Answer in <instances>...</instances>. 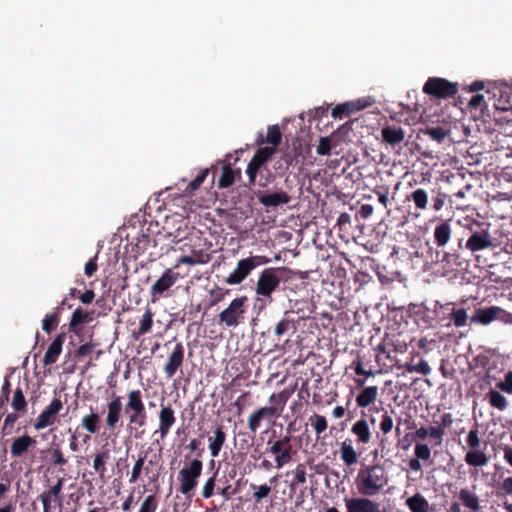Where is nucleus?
<instances>
[{"label":"nucleus","mask_w":512,"mask_h":512,"mask_svg":"<svg viewBox=\"0 0 512 512\" xmlns=\"http://www.w3.org/2000/svg\"><path fill=\"white\" fill-rule=\"evenodd\" d=\"M389 481V477L380 464L366 465L361 468L355 483L359 494L362 496H374L378 494Z\"/></svg>","instance_id":"nucleus-1"},{"label":"nucleus","mask_w":512,"mask_h":512,"mask_svg":"<svg viewBox=\"0 0 512 512\" xmlns=\"http://www.w3.org/2000/svg\"><path fill=\"white\" fill-rule=\"evenodd\" d=\"M406 199L413 202L415 208L421 211L431 209L434 212H439L452 203L451 196L440 186L432 187L429 190L422 187L416 188L407 195Z\"/></svg>","instance_id":"nucleus-2"},{"label":"nucleus","mask_w":512,"mask_h":512,"mask_svg":"<svg viewBox=\"0 0 512 512\" xmlns=\"http://www.w3.org/2000/svg\"><path fill=\"white\" fill-rule=\"evenodd\" d=\"M204 450L201 449L197 453V458L191 459L184 464V466L178 471L177 480L179 487L177 491L186 496L192 497L195 489L198 486L199 478L203 471V461L199 458Z\"/></svg>","instance_id":"nucleus-3"},{"label":"nucleus","mask_w":512,"mask_h":512,"mask_svg":"<svg viewBox=\"0 0 512 512\" xmlns=\"http://www.w3.org/2000/svg\"><path fill=\"white\" fill-rule=\"evenodd\" d=\"M287 273H292V270L286 267H269L265 268L259 275L255 292L258 296L272 302V294L277 290L281 281H287L289 276Z\"/></svg>","instance_id":"nucleus-4"},{"label":"nucleus","mask_w":512,"mask_h":512,"mask_svg":"<svg viewBox=\"0 0 512 512\" xmlns=\"http://www.w3.org/2000/svg\"><path fill=\"white\" fill-rule=\"evenodd\" d=\"M124 409L127 414L128 428L130 430H137L146 425L147 411L141 390L128 391Z\"/></svg>","instance_id":"nucleus-5"},{"label":"nucleus","mask_w":512,"mask_h":512,"mask_svg":"<svg viewBox=\"0 0 512 512\" xmlns=\"http://www.w3.org/2000/svg\"><path fill=\"white\" fill-rule=\"evenodd\" d=\"M291 439V435L286 434L275 441L269 439L267 442V452L274 456L275 467L278 469L293 460L296 451L293 449Z\"/></svg>","instance_id":"nucleus-6"},{"label":"nucleus","mask_w":512,"mask_h":512,"mask_svg":"<svg viewBox=\"0 0 512 512\" xmlns=\"http://www.w3.org/2000/svg\"><path fill=\"white\" fill-rule=\"evenodd\" d=\"M423 93L438 98L447 99L454 97L458 92V84L445 78L430 77L423 86Z\"/></svg>","instance_id":"nucleus-7"},{"label":"nucleus","mask_w":512,"mask_h":512,"mask_svg":"<svg viewBox=\"0 0 512 512\" xmlns=\"http://www.w3.org/2000/svg\"><path fill=\"white\" fill-rule=\"evenodd\" d=\"M457 242L459 249L466 248L467 250L473 253L493 248L495 246L489 230L482 228L477 230L470 229V235L466 240L465 244H463V237H458Z\"/></svg>","instance_id":"nucleus-8"},{"label":"nucleus","mask_w":512,"mask_h":512,"mask_svg":"<svg viewBox=\"0 0 512 512\" xmlns=\"http://www.w3.org/2000/svg\"><path fill=\"white\" fill-rule=\"evenodd\" d=\"M247 301V296L233 299L229 306L219 314L220 323L226 327H237L244 319V306Z\"/></svg>","instance_id":"nucleus-9"},{"label":"nucleus","mask_w":512,"mask_h":512,"mask_svg":"<svg viewBox=\"0 0 512 512\" xmlns=\"http://www.w3.org/2000/svg\"><path fill=\"white\" fill-rule=\"evenodd\" d=\"M276 149L274 147H261L257 149L251 160L249 161L246 169L248 176L249 187L256 185V177L258 172L263 168L267 167V162L275 154Z\"/></svg>","instance_id":"nucleus-10"},{"label":"nucleus","mask_w":512,"mask_h":512,"mask_svg":"<svg viewBox=\"0 0 512 512\" xmlns=\"http://www.w3.org/2000/svg\"><path fill=\"white\" fill-rule=\"evenodd\" d=\"M63 403L60 398H54L50 404L39 414L34 423L36 430L52 426L57 421V414L62 410Z\"/></svg>","instance_id":"nucleus-11"},{"label":"nucleus","mask_w":512,"mask_h":512,"mask_svg":"<svg viewBox=\"0 0 512 512\" xmlns=\"http://www.w3.org/2000/svg\"><path fill=\"white\" fill-rule=\"evenodd\" d=\"M122 412V397L113 394L111 400L107 403V414L105 417V425L108 430H115L122 426Z\"/></svg>","instance_id":"nucleus-12"},{"label":"nucleus","mask_w":512,"mask_h":512,"mask_svg":"<svg viewBox=\"0 0 512 512\" xmlns=\"http://www.w3.org/2000/svg\"><path fill=\"white\" fill-rule=\"evenodd\" d=\"M368 497L346 498L344 501L347 512H383L380 503Z\"/></svg>","instance_id":"nucleus-13"},{"label":"nucleus","mask_w":512,"mask_h":512,"mask_svg":"<svg viewBox=\"0 0 512 512\" xmlns=\"http://www.w3.org/2000/svg\"><path fill=\"white\" fill-rule=\"evenodd\" d=\"M255 269L252 259L244 258L238 261L235 269L225 278L224 282L228 285H238L242 283Z\"/></svg>","instance_id":"nucleus-14"},{"label":"nucleus","mask_w":512,"mask_h":512,"mask_svg":"<svg viewBox=\"0 0 512 512\" xmlns=\"http://www.w3.org/2000/svg\"><path fill=\"white\" fill-rule=\"evenodd\" d=\"M278 417L266 406L253 411L248 419L247 426L252 434H256L263 421L274 422Z\"/></svg>","instance_id":"nucleus-15"},{"label":"nucleus","mask_w":512,"mask_h":512,"mask_svg":"<svg viewBox=\"0 0 512 512\" xmlns=\"http://www.w3.org/2000/svg\"><path fill=\"white\" fill-rule=\"evenodd\" d=\"M179 273L174 269H167L162 276L151 286L150 294L153 297L161 296L164 292L169 290L179 279Z\"/></svg>","instance_id":"nucleus-16"},{"label":"nucleus","mask_w":512,"mask_h":512,"mask_svg":"<svg viewBox=\"0 0 512 512\" xmlns=\"http://www.w3.org/2000/svg\"><path fill=\"white\" fill-rule=\"evenodd\" d=\"M381 136L383 143L395 147L404 141L406 132L399 124H387L382 127Z\"/></svg>","instance_id":"nucleus-17"},{"label":"nucleus","mask_w":512,"mask_h":512,"mask_svg":"<svg viewBox=\"0 0 512 512\" xmlns=\"http://www.w3.org/2000/svg\"><path fill=\"white\" fill-rule=\"evenodd\" d=\"M293 393L294 388H285L278 393H272L268 399L270 405L267 407L279 418Z\"/></svg>","instance_id":"nucleus-18"},{"label":"nucleus","mask_w":512,"mask_h":512,"mask_svg":"<svg viewBox=\"0 0 512 512\" xmlns=\"http://www.w3.org/2000/svg\"><path fill=\"white\" fill-rule=\"evenodd\" d=\"M176 422L175 412L170 405L164 406L161 404L159 412V428L154 433H160V437L163 440L169 434L172 426Z\"/></svg>","instance_id":"nucleus-19"},{"label":"nucleus","mask_w":512,"mask_h":512,"mask_svg":"<svg viewBox=\"0 0 512 512\" xmlns=\"http://www.w3.org/2000/svg\"><path fill=\"white\" fill-rule=\"evenodd\" d=\"M184 361V347L182 343H177L168 357V361L164 366V373L167 378L175 375L177 370L182 366Z\"/></svg>","instance_id":"nucleus-20"},{"label":"nucleus","mask_w":512,"mask_h":512,"mask_svg":"<svg viewBox=\"0 0 512 512\" xmlns=\"http://www.w3.org/2000/svg\"><path fill=\"white\" fill-rule=\"evenodd\" d=\"M37 441L35 438L24 434L12 440L10 445V453L14 458L22 457L30 449L35 448Z\"/></svg>","instance_id":"nucleus-21"},{"label":"nucleus","mask_w":512,"mask_h":512,"mask_svg":"<svg viewBox=\"0 0 512 512\" xmlns=\"http://www.w3.org/2000/svg\"><path fill=\"white\" fill-rule=\"evenodd\" d=\"M66 339L65 333H59L52 343L49 345L44 357L43 364L44 366H49L56 363L59 355L62 352V347Z\"/></svg>","instance_id":"nucleus-22"},{"label":"nucleus","mask_w":512,"mask_h":512,"mask_svg":"<svg viewBox=\"0 0 512 512\" xmlns=\"http://www.w3.org/2000/svg\"><path fill=\"white\" fill-rule=\"evenodd\" d=\"M451 220H443L436 225L433 233L434 243L437 247H444L448 244L452 237Z\"/></svg>","instance_id":"nucleus-23"},{"label":"nucleus","mask_w":512,"mask_h":512,"mask_svg":"<svg viewBox=\"0 0 512 512\" xmlns=\"http://www.w3.org/2000/svg\"><path fill=\"white\" fill-rule=\"evenodd\" d=\"M208 448L210 455L215 458L219 455L223 445L226 442V433L223 426H217L213 431V435L208 437Z\"/></svg>","instance_id":"nucleus-24"},{"label":"nucleus","mask_w":512,"mask_h":512,"mask_svg":"<svg viewBox=\"0 0 512 512\" xmlns=\"http://www.w3.org/2000/svg\"><path fill=\"white\" fill-rule=\"evenodd\" d=\"M351 432L356 436V441L360 444H368L372 439L369 424L363 417L352 425Z\"/></svg>","instance_id":"nucleus-25"},{"label":"nucleus","mask_w":512,"mask_h":512,"mask_svg":"<svg viewBox=\"0 0 512 512\" xmlns=\"http://www.w3.org/2000/svg\"><path fill=\"white\" fill-rule=\"evenodd\" d=\"M497 318V306H490L487 308H478L471 316L470 320L473 323L488 325Z\"/></svg>","instance_id":"nucleus-26"},{"label":"nucleus","mask_w":512,"mask_h":512,"mask_svg":"<svg viewBox=\"0 0 512 512\" xmlns=\"http://www.w3.org/2000/svg\"><path fill=\"white\" fill-rule=\"evenodd\" d=\"M458 499L471 512H478L481 509L479 497L469 488H462L458 493Z\"/></svg>","instance_id":"nucleus-27"},{"label":"nucleus","mask_w":512,"mask_h":512,"mask_svg":"<svg viewBox=\"0 0 512 512\" xmlns=\"http://www.w3.org/2000/svg\"><path fill=\"white\" fill-rule=\"evenodd\" d=\"M366 108V104L359 105V103L355 102H345L343 104H339L332 109L331 115L335 119H343L345 117L350 116L352 113L360 111Z\"/></svg>","instance_id":"nucleus-28"},{"label":"nucleus","mask_w":512,"mask_h":512,"mask_svg":"<svg viewBox=\"0 0 512 512\" xmlns=\"http://www.w3.org/2000/svg\"><path fill=\"white\" fill-rule=\"evenodd\" d=\"M241 176V170L232 168L231 163H225L222 167V172L218 180L220 188H228L232 186L237 177Z\"/></svg>","instance_id":"nucleus-29"},{"label":"nucleus","mask_w":512,"mask_h":512,"mask_svg":"<svg viewBox=\"0 0 512 512\" xmlns=\"http://www.w3.org/2000/svg\"><path fill=\"white\" fill-rule=\"evenodd\" d=\"M259 202L265 207H277L290 202V196L286 192H275L259 196Z\"/></svg>","instance_id":"nucleus-30"},{"label":"nucleus","mask_w":512,"mask_h":512,"mask_svg":"<svg viewBox=\"0 0 512 512\" xmlns=\"http://www.w3.org/2000/svg\"><path fill=\"white\" fill-rule=\"evenodd\" d=\"M358 453L354 449L351 440H345L340 444V458L346 466L358 463Z\"/></svg>","instance_id":"nucleus-31"},{"label":"nucleus","mask_w":512,"mask_h":512,"mask_svg":"<svg viewBox=\"0 0 512 512\" xmlns=\"http://www.w3.org/2000/svg\"><path fill=\"white\" fill-rule=\"evenodd\" d=\"M445 312L449 315L450 321L456 327H463L467 324V312L464 308H455L453 304H446L442 306Z\"/></svg>","instance_id":"nucleus-32"},{"label":"nucleus","mask_w":512,"mask_h":512,"mask_svg":"<svg viewBox=\"0 0 512 512\" xmlns=\"http://www.w3.org/2000/svg\"><path fill=\"white\" fill-rule=\"evenodd\" d=\"M466 464L472 467H483L489 462V456L481 449L469 450L464 457Z\"/></svg>","instance_id":"nucleus-33"},{"label":"nucleus","mask_w":512,"mask_h":512,"mask_svg":"<svg viewBox=\"0 0 512 512\" xmlns=\"http://www.w3.org/2000/svg\"><path fill=\"white\" fill-rule=\"evenodd\" d=\"M405 504L411 512H430L429 502L419 492L407 498Z\"/></svg>","instance_id":"nucleus-34"},{"label":"nucleus","mask_w":512,"mask_h":512,"mask_svg":"<svg viewBox=\"0 0 512 512\" xmlns=\"http://www.w3.org/2000/svg\"><path fill=\"white\" fill-rule=\"evenodd\" d=\"M378 395L376 386L365 387L356 397L358 407L365 408L374 403Z\"/></svg>","instance_id":"nucleus-35"},{"label":"nucleus","mask_w":512,"mask_h":512,"mask_svg":"<svg viewBox=\"0 0 512 512\" xmlns=\"http://www.w3.org/2000/svg\"><path fill=\"white\" fill-rule=\"evenodd\" d=\"M153 326V313L149 307L146 308L142 319L140 320L139 327L137 330H134L132 336L135 339H138L140 336L148 333Z\"/></svg>","instance_id":"nucleus-36"},{"label":"nucleus","mask_w":512,"mask_h":512,"mask_svg":"<svg viewBox=\"0 0 512 512\" xmlns=\"http://www.w3.org/2000/svg\"><path fill=\"white\" fill-rule=\"evenodd\" d=\"M101 418L99 414L91 412L90 414L84 415L81 419V426L89 434H96L100 430L99 423Z\"/></svg>","instance_id":"nucleus-37"},{"label":"nucleus","mask_w":512,"mask_h":512,"mask_svg":"<svg viewBox=\"0 0 512 512\" xmlns=\"http://www.w3.org/2000/svg\"><path fill=\"white\" fill-rule=\"evenodd\" d=\"M420 133L429 136L430 139L441 144L449 135V130L443 126H427L424 129H420Z\"/></svg>","instance_id":"nucleus-38"},{"label":"nucleus","mask_w":512,"mask_h":512,"mask_svg":"<svg viewBox=\"0 0 512 512\" xmlns=\"http://www.w3.org/2000/svg\"><path fill=\"white\" fill-rule=\"evenodd\" d=\"M415 437L421 440H425L427 437L435 440L436 445L442 444V432L440 429H436L434 426L429 428L420 427L415 431Z\"/></svg>","instance_id":"nucleus-39"},{"label":"nucleus","mask_w":512,"mask_h":512,"mask_svg":"<svg viewBox=\"0 0 512 512\" xmlns=\"http://www.w3.org/2000/svg\"><path fill=\"white\" fill-rule=\"evenodd\" d=\"M110 458V452L108 450H103L97 453L93 460V468L95 472L98 473L101 479L105 478L106 473V463Z\"/></svg>","instance_id":"nucleus-40"},{"label":"nucleus","mask_w":512,"mask_h":512,"mask_svg":"<svg viewBox=\"0 0 512 512\" xmlns=\"http://www.w3.org/2000/svg\"><path fill=\"white\" fill-rule=\"evenodd\" d=\"M146 458H147V452L141 453L139 455V457L136 460V462L134 463V466H133L132 471H131V476H130V479H129L130 483L137 482L138 479L140 478L141 473H142L143 470H144L146 475L149 474V467L148 466H146V467L144 466Z\"/></svg>","instance_id":"nucleus-41"},{"label":"nucleus","mask_w":512,"mask_h":512,"mask_svg":"<svg viewBox=\"0 0 512 512\" xmlns=\"http://www.w3.org/2000/svg\"><path fill=\"white\" fill-rule=\"evenodd\" d=\"M61 314L58 311L53 310L52 312L45 315L42 320V330L47 334L54 331L60 323Z\"/></svg>","instance_id":"nucleus-42"},{"label":"nucleus","mask_w":512,"mask_h":512,"mask_svg":"<svg viewBox=\"0 0 512 512\" xmlns=\"http://www.w3.org/2000/svg\"><path fill=\"white\" fill-rule=\"evenodd\" d=\"M294 328V320L290 318L289 312L286 311L284 317L277 323L276 327L274 328V334L280 338Z\"/></svg>","instance_id":"nucleus-43"},{"label":"nucleus","mask_w":512,"mask_h":512,"mask_svg":"<svg viewBox=\"0 0 512 512\" xmlns=\"http://www.w3.org/2000/svg\"><path fill=\"white\" fill-rule=\"evenodd\" d=\"M293 474H294V477L289 484V489L292 492H294L300 484H304L306 482V474L307 473H306L305 464L299 463L295 467Z\"/></svg>","instance_id":"nucleus-44"},{"label":"nucleus","mask_w":512,"mask_h":512,"mask_svg":"<svg viewBox=\"0 0 512 512\" xmlns=\"http://www.w3.org/2000/svg\"><path fill=\"white\" fill-rule=\"evenodd\" d=\"M218 474V470H216L210 477L206 479L201 489V497L203 499H210L213 497L216 491V477Z\"/></svg>","instance_id":"nucleus-45"},{"label":"nucleus","mask_w":512,"mask_h":512,"mask_svg":"<svg viewBox=\"0 0 512 512\" xmlns=\"http://www.w3.org/2000/svg\"><path fill=\"white\" fill-rule=\"evenodd\" d=\"M282 134L278 125L268 126L267 135L265 140H262L261 143L271 144V147H276L281 143Z\"/></svg>","instance_id":"nucleus-46"},{"label":"nucleus","mask_w":512,"mask_h":512,"mask_svg":"<svg viewBox=\"0 0 512 512\" xmlns=\"http://www.w3.org/2000/svg\"><path fill=\"white\" fill-rule=\"evenodd\" d=\"M487 398L492 407L497 408L500 411H503L507 408V399L498 391L490 390L487 394Z\"/></svg>","instance_id":"nucleus-47"},{"label":"nucleus","mask_w":512,"mask_h":512,"mask_svg":"<svg viewBox=\"0 0 512 512\" xmlns=\"http://www.w3.org/2000/svg\"><path fill=\"white\" fill-rule=\"evenodd\" d=\"M64 482V478H58L55 485H53L48 491L43 492L42 495L52 498L54 502H58L59 505H61L63 498L61 492L64 486Z\"/></svg>","instance_id":"nucleus-48"},{"label":"nucleus","mask_w":512,"mask_h":512,"mask_svg":"<svg viewBox=\"0 0 512 512\" xmlns=\"http://www.w3.org/2000/svg\"><path fill=\"white\" fill-rule=\"evenodd\" d=\"M11 406H12V408L16 412H24V411H26L27 402H26L25 396L23 394V391H22V389L20 387H18L14 391V395H13V398H12Z\"/></svg>","instance_id":"nucleus-49"},{"label":"nucleus","mask_w":512,"mask_h":512,"mask_svg":"<svg viewBox=\"0 0 512 512\" xmlns=\"http://www.w3.org/2000/svg\"><path fill=\"white\" fill-rule=\"evenodd\" d=\"M90 321L89 314L82 310L81 308H77L73 311L69 326L71 329H74L78 325L87 323Z\"/></svg>","instance_id":"nucleus-50"},{"label":"nucleus","mask_w":512,"mask_h":512,"mask_svg":"<svg viewBox=\"0 0 512 512\" xmlns=\"http://www.w3.org/2000/svg\"><path fill=\"white\" fill-rule=\"evenodd\" d=\"M158 504L159 501L156 494H150L141 502L138 512H156Z\"/></svg>","instance_id":"nucleus-51"},{"label":"nucleus","mask_w":512,"mask_h":512,"mask_svg":"<svg viewBox=\"0 0 512 512\" xmlns=\"http://www.w3.org/2000/svg\"><path fill=\"white\" fill-rule=\"evenodd\" d=\"M209 169L206 168L204 170H202L196 177L194 180H192L188 185L187 187L185 188L184 192L186 194H192L194 191H196L197 189H199V187L202 185V183L204 182V180L206 179V177L208 176L209 174Z\"/></svg>","instance_id":"nucleus-52"},{"label":"nucleus","mask_w":512,"mask_h":512,"mask_svg":"<svg viewBox=\"0 0 512 512\" xmlns=\"http://www.w3.org/2000/svg\"><path fill=\"white\" fill-rule=\"evenodd\" d=\"M311 424L315 430V433L317 437L319 438L320 435L327 429L328 424L327 420L323 415L314 414L310 417Z\"/></svg>","instance_id":"nucleus-53"},{"label":"nucleus","mask_w":512,"mask_h":512,"mask_svg":"<svg viewBox=\"0 0 512 512\" xmlns=\"http://www.w3.org/2000/svg\"><path fill=\"white\" fill-rule=\"evenodd\" d=\"M251 489L254 490L253 499L256 503H260L264 498L268 497L271 492V486L267 484L255 485L251 484Z\"/></svg>","instance_id":"nucleus-54"},{"label":"nucleus","mask_w":512,"mask_h":512,"mask_svg":"<svg viewBox=\"0 0 512 512\" xmlns=\"http://www.w3.org/2000/svg\"><path fill=\"white\" fill-rule=\"evenodd\" d=\"M393 413H394L393 410H391V412L384 411V413L382 415L381 422L379 424V429L384 435L390 433L393 429V426H394V420L392 417Z\"/></svg>","instance_id":"nucleus-55"},{"label":"nucleus","mask_w":512,"mask_h":512,"mask_svg":"<svg viewBox=\"0 0 512 512\" xmlns=\"http://www.w3.org/2000/svg\"><path fill=\"white\" fill-rule=\"evenodd\" d=\"M259 179L256 184L261 188H266L270 183L275 180L274 174L268 167H263L259 172Z\"/></svg>","instance_id":"nucleus-56"},{"label":"nucleus","mask_w":512,"mask_h":512,"mask_svg":"<svg viewBox=\"0 0 512 512\" xmlns=\"http://www.w3.org/2000/svg\"><path fill=\"white\" fill-rule=\"evenodd\" d=\"M194 254H197L198 257H193V256H181L180 258H178L174 268H178L180 265L182 264H187V265H196V264H204L206 261L203 260L201 258V251H193Z\"/></svg>","instance_id":"nucleus-57"},{"label":"nucleus","mask_w":512,"mask_h":512,"mask_svg":"<svg viewBox=\"0 0 512 512\" xmlns=\"http://www.w3.org/2000/svg\"><path fill=\"white\" fill-rule=\"evenodd\" d=\"M406 369L408 372H417L422 375H428L431 372L428 362L424 359H421L417 364H407Z\"/></svg>","instance_id":"nucleus-58"},{"label":"nucleus","mask_w":512,"mask_h":512,"mask_svg":"<svg viewBox=\"0 0 512 512\" xmlns=\"http://www.w3.org/2000/svg\"><path fill=\"white\" fill-rule=\"evenodd\" d=\"M466 443L470 450L480 449L481 439L479 437V431L477 427H474L468 432Z\"/></svg>","instance_id":"nucleus-59"},{"label":"nucleus","mask_w":512,"mask_h":512,"mask_svg":"<svg viewBox=\"0 0 512 512\" xmlns=\"http://www.w3.org/2000/svg\"><path fill=\"white\" fill-rule=\"evenodd\" d=\"M414 455L423 461L431 460V449L427 444L417 443L414 448Z\"/></svg>","instance_id":"nucleus-60"},{"label":"nucleus","mask_w":512,"mask_h":512,"mask_svg":"<svg viewBox=\"0 0 512 512\" xmlns=\"http://www.w3.org/2000/svg\"><path fill=\"white\" fill-rule=\"evenodd\" d=\"M497 496L512 495V477L504 478L496 485Z\"/></svg>","instance_id":"nucleus-61"},{"label":"nucleus","mask_w":512,"mask_h":512,"mask_svg":"<svg viewBox=\"0 0 512 512\" xmlns=\"http://www.w3.org/2000/svg\"><path fill=\"white\" fill-rule=\"evenodd\" d=\"M19 416L16 413H9L5 420L2 427V434L3 435H10L13 432V427L15 422L18 420Z\"/></svg>","instance_id":"nucleus-62"},{"label":"nucleus","mask_w":512,"mask_h":512,"mask_svg":"<svg viewBox=\"0 0 512 512\" xmlns=\"http://www.w3.org/2000/svg\"><path fill=\"white\" fill-rule=\"evenodd\" d=\"M374 193L377 195L379 203L382 204L383 207L386 208L388 205V202H389V200H388L389 187L384 186V185L377 186L374 189Z\"/></svg>","instance_id":"nucleus-63"},{"label":"nucleus","mask_w":512,"mask_h":512,"mask_svg":"<svg viewBox=\"0 0 512 512\" xmlns=\"http://www.w3.org/2000/svg\"><path fill=\"white\" fill-rule=\"evenodd\" d=\"M317 154L325 156L331 152V141L329 137H321L316 149Z\"/></svg>","instance_id":"nucleus-64"}]
</instances>
